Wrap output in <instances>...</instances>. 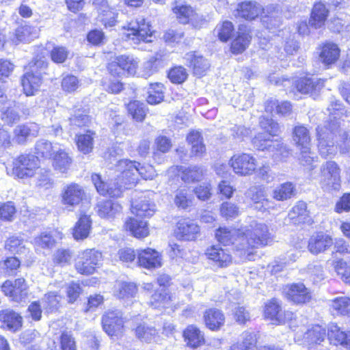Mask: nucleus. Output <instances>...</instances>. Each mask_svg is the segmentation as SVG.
<instances>
[{"label":"nucleus","instance_id":"ea45409f","mask_svg":"<svg viewBox=\"0 0 350 350\" xmlns=\"http://www.w3.org/2000/svg\"><path fill=\"white\" fill-rule=\"evenodd\" d=\"M59 145L57 143L52 144L45 139L38 140L35 145L36 157L51 159Z\"/></svg>","mask_w":350,"mask_h":350},{"label":"nucleus","instance_id":"bf43d9fd","mask_svg":"<svg viewBox=\"0 0 350 350\" xmlns=\"http://www.w3.org/2000/svg\"><path fill=\"white\" fill-rule=\"evenodd\" d=\"M94 133L88 131L86 134L77 136V144L79 150L84 154L89 153L93 148Z\"/></svg>","mask_w":350,"mask_h":350},{"label":"nucleus","instance_id":"9b49d317","mask_svg":"<svg viewBox=\"0 0 350 350\" xmlns=\"http://www.w3.org/2000/svg\"><path fill=\"white\" fill-rule=\"evenodd\" d=\"M172 10L177 19L183 24L190 23L195 27H200L205 23L202 16L195 12L190 5L183 2L176 1Z\"/></svg>","mask_w":350,"mask_h":350},{"label":"nucleus","instance_id":"20e7f679","mask_svg":"<svg viewBox=\"0 0 350 350\" xmlns=\"http://www.w3.org/2000/svg\"><path fill=\"white\" fill-rule=\"evenodd\" d=\"M340 169L333 161L322 163L319 170V180L321 188L325 191L336 190L339 187Z\"/></svg>","mask_w":350,"mask_h":350},{"label":"nucleus","instance_id":"0eeeda50","mask_svg":"<svg viewBox=\"0 0 350 350\" xmlns=\"http://www.w3.org/2000/svg\"><path fill=\"white\" fill-rule=\"evenodd\" d=\"M123 29L126 31L124 33L125 38L128 40H132L133 43L137 44L141 41L144 42H152V31L148 23L141 17L136 18L135 21H131Z\"/></svg>","mask_w":350,"mask_h":350},{"label":"nucleus","instance_id":"4468645a","mask_svg":"<svg viewBox=\"0 0 350 350\" xmlns=\"http://www.w3.org/2000/svg\"><path fill=\"white\" fill-rule=\"evenodd\" d=\"M104 331L111 336H116L121 332L124 321L120 311L109 310L105 313L102 319Z\"/></svg>","mask_w":350,"mask_h":350},{"label":"nucleus","instance_id":"cd10ccee","mask_svg":"<svg viewBox=\"0 0 350 350\" xmlns=\"http://www.w3.org/2000/svg\"><path fill=\"white\" fill-rule=\"evenodd\" d=\"M329 10L321 1L316 3L311 12L309 25L314 28H320L324 25L328 16Z\"/></svg>","mask_w":350,"mask_h":350},{"label":"nucleus","instance_id":"f257e3e1","mask_svg":"<svg viewBox=\"0 0 350 350\" xmlns=\"http://www.w3.org/2000/svg\"><path fill=\"white\" fill-rule=\"evenodd\" d=\"M265 14L262 21L267 29L278 27L281 23V13L273 5L268 6L265 10L256 1H245L239 4L237 14L246 20H254L260 14Z\"/></svg>","mask_w":350,"mask_h":350},{"label":"nucleus","instance_id":"f8f14e48","mask_svg":"<svg viewBox=\"0 0 350 350\" xmlns=\"http://www.w3.org/2000/svg\"><path fill=\"white\" fill-rule=\"evenodd\" d=\"M205 255L211 264L218 268H226L232 263V257L229 251L219 245L208 247L206 250Z\"/></svg>","mask_w":350,"mask_h":350},{"label":"nucleus","instance_id":"a211bd4d","mask_svg":"<svg viewBox=\"0 0 350 350\" xmlns=\"http://www.w3.org/2000/svg\"><path fill=\"white\" fill-rule=\"evenodd\" d=\"M51 159L54 170L61 173H66L72 163L68 150L62 145L58 146Z\"/></svg>","mask_w":350,"mask_h":350},{"label":"nucleus","instance_id":"0e129e2a","mask_svg":"<svg viewBox=\"0 0 350 350\" xmlns=\"http://www.w3.org/2000/svg\"><path fill=\"white\" fill-rule=\"evenodd\" d=\"M250 42V36L246 33L239 35L231 44V51L233 53L239 54L243 53L247 47Z\"/></svg>","mask_w":350,"mask_h":350},{"label":"nucleus","instance_id":"2f4dec72","mask_svg":"<svg viewBox=\"0 0 350 350\" xmlns=\"http://www.w3.org/2000/svg\"><path fill=\"white\" fill-rule=\"evenodd\" d=\"M131 212L136 217H149L154 215L155 205L146 199L135 200L132 202Z\"/></svg>","mask_w":350,"mask_h":350},{"label":"nucleus","instance_id":"338daca9","mask_svg":"<svg viewBox=\"0 0 350 350\" xmlns=\"http://www.w3.org/2000/svg\"><path fill=\"white\" fill-rule=\"evenodd\" d=\"M334 269L345 283L350 284V265L347 260L340 259L335 261Z\"/></svg>","mask_w":350,"mask_h":350},{"label":"nucleus","instance_id":"4be33fe9","mask_svg":"<svg viewBox=\"0 0 350 350\" xmlns=\"http://www.w3.org/2000/svg\"><path fill=\"white\" fill-rule=\"evenodd\" d=\"M38 124L31 122L17 126L14 130V140L19 144H24L29 137L38 135Z\"/></svg>","mask_w":350,"mask_h":350},{"label":"nucleus","instance_id":"2eb2a0df","mask_svg":"<svg viewBox=\"0 0 350 350\" xmlns=\"http://www.w3.org/2000/svg\"><path fill=\"white\" fill-rule=\"evenodd\" d=\"M215 237L219 243L226 245H234L237 250L244 252V249L239 247V245L242 242L241 229L219 228L215 232Z\"/></svg>","mask_w":350,"mask_h":350},{"label":"nucleus","instance_id":"aec40b11","mask_svg":"<svg viewBox=\"0 0 350 350\" xmlns=\"http://www.w3.org/2000/svg\"><path fill=\"white\" fill-rule=\"evenodd\" d=\"M332 245V237L328 234L320 232L310 237L308 241V250L311 253L318 254L325 251Z\"/></svg>","mask_w":350,"mask_h":350},{"label":"nucleus","instance_id":"c85d7f7f","mask_svg":"<svg viewBox=\"0 0 350 350\" xmlns=\"http://www.w3.org/2000/svg\"><path fill=\"white\" fill-rule=\"evenodd\" d=\"M124 227L133 237L138 239L146 237L149 234L147 222L135 217L128 219L125 221Z\"/></svg>","mask_w":350,"mask_h":350},{"label":"nucleus","instance_id":"423d86ee","mask_svg":"<svg viewBox=\"0 0 350 350\" xmlns=\"http://www.w3.org/2000/svg\"><path fill=\"white\" fill-rule=\"evenodd\" d=\"M137 162L129 159H121L115 164L117 180L124 184L126 189L135 186L138 181Z\"/></svg>","mask_w":350,"mask_h":350},{"label":"nucleus","instance_id":"37998d69","mask_svg":"<svg viewBox=\"0 0 350 350\" xmlns=\"http://www.w3.org/2000/svg\"><path fill=\"white\" fill-rule=\"evenodd\" d=\"M38 36L36 27L25 25L19 27L15 31V39L13 42L17 44L20 42H29Z\"/></svg>","mask_w":350,"mask_h":350},{"label":"nucleus","instance_id":"a19ab883","mask_svg":"<svg viewBox=\"0 0 350 350\" xmlns=\"http://www.w3.org/2000/svg\"><path fill=\"white\" fill-rule=\"evenodd\" d=\"M91 221L87 215L81 216L73 229V237L76 240L86 239L90 232Z\"/></svg>","mask_w":350,"mask_h":350},{"label":"nucleus","instance_id":"f3484780","mask_svg":"<svg viewBox=\"0 0 350 350\" xmlns=\"http://www.w3.org/2000/svg\"><path fill=\"white\" fill-rule=\"evenodd\" d=\"M175 234L180 240L193 241L200 234V227L191 220L181 219L177 223Z\"/></svg>","mask_w":350,"mask_h":350},{"label":"nucleus","instance_id":"680f3d73","mask_svg":"<svg viewBox=\"0 0 350 350\" xmlns=\"http://www.w3.org/2000/svg\"><path fill=\"white\" fill-rule=\"evenodd\" d=\"M174 203L180 208L185 209L192 204V196L187 189H178L174 196Z\"/></svg>","mask_w":350,"mask_h":350},{"label":"nucleus","instance_id":"b1692460","mask_svg":"<svg viewBox=\"0 0 350 350\" xmlns=\"http://www.w3.org/2000/svg\"><path fill=\"white\" fill-rule=\"evenodd\" d=\"M185 59L188 62V66L192 68L193 74L196 76L204 75L210 68V64L207 59L194 53L186 54Z\"/></svg>","mask_w":350,"mask_h":350},{"label":"nucleus","instance_id":"6e6552de","mask_svg":"<svg viewBox=\"0 0 350 350\" xmlns=\"http://www.w3.org/2000/svg\"><path fill=\"white\" fill-rule=\"evenodd\" d=\"M139 61L133 55H121L116 56L109 64L108 70L113 76L124 75H135Z\"/></svg>","mask_w":350,"mask_h":350},{"label":"nucleus","instance_id":"4d7b16f0","mask_svg":"<svg viewBox=\"0 0 350 350\" xmlns=\"http://www.w3.org/2000/svg\"><path fill=\"white\" fill-rule=\"evenodd\" d=\"M234 31V26L230 21H224L217 25L214 33L222 42H227L232 36Z\"/></svg>","mask_w":350,"mask_h":350},{"label":"nucleus","instance_id":"13d9d810","mask_svg":"<svg viewBox=\"0 0 350 350\" xmlns=\"http://www.w3.org/2000/svg\"><path fill=\"white\" fill-rule=\"evenodd\" d=\"M203 176L202 170L197 166L185 167L182 170L181 178L185 183L199 181Z\"/></svg>","mask_w":350,"mask_h":350},{"label":"nucleus","instance_id":"393cba45","mask_svg":"<svg viewBox=\"0 0 350 350\" xmlns=\"http://www.w3.org/2000/svg\"><path fill=\"white\" fill-rule=\"evenodd\" d=\"M42 83L41 72H33V71L26 72L22 79L21 84L25 94L27 96L33 95Z\"/></svg>","mask_w":350,"mask_h":350},{"label":"nucleus","instance_id":"c9c22d12","mask_svg":"<svg viewBox=\"0 0 350 350\" xmlns=\"http://www.w3.org/2000/svg\"><path fill=\"white\" fill-rule=\"evenodd\" d=\"M57 239H62V235L59 232L56 231L44 232L34 238L33 243L37 249H50L55 245Z\"/></svg>","mask_w":350,"mask_h":350},{"label":"nucleus","instance_id":"e2e57ef3","mask_svg":"<svg viewBox=\"0 0 350 350\" xmlns=\"http://www.w3.org/2000/svg\"><path fill=\"white\" fill-rule=\"evenodd\" d=\"M273 140L270 139V137L266 133H258L253 139L252 143L258 150H268L271 152L273 147Z\"/></svg>","mask_w":350,"mask_h":350},{"label":"nucleus","instance_id":"f03ea898","mask_svg":"<svg viewBox=\"0 0 350 350\" xmlns=\"http://www.w3.org/2000/svg\"><path fill=\"white\" fill-rule=\"evenodd\" d=\"M242 242L239 247L244 249V254L250 256V249L267 245L269 239V233L267 226L262 223L253 221L249 226L241 228Z\"/></svg>","mask_w":350,"mask_h":350},{"label":"nucleus","instance_id":"6e6d98bb","mask_svg":"<svg viewBox=\"0 0 350 350\" xmlns=\"http://www.w3.org/2000/svg\"><path fill=\"white\" fill-rule=\"evenodd\" d=\"M92 180L94 185L95 188L98 193L102 196H118L119 193L118 189L108 190L109 183H105L101 178L99 174H94L92 176Z\"/></svg>","mask_w":350,"mask_h":350},{"label":"nucleus","instance_id":"473e14b6","mask_svg":"<svg viewBox=\"0 0 350 350\" xmlns=\"http://www.w3.org/2000/svg\"><path fill=\"white\" fill-rule=\"evenodd\" d=\"M327 336L331 341L336 345L340 344L346 348L350 349V331L344 332L336 325H331L329 327Z\"/></svg>","mask_w":350,"mask_h":350},{"label":"nucleus","instance_id":"3c124183","mask_svg":"<svg viewBox=\"0 0 350 350\" xmlns=\"http://www.w3.org/2000/svg\"><path fill=\"white\" fill-rule=\"evenodd\" d=\"M157 331L154 327L149 326L145 323L140 324L135 329L137 337L142 341L150 342L157 336Z\"/></svg>","mask_w":350,"mask_h":350},{"label":"nucleus","instance_id":"7ed1b4c3","mask_svg":"<svg viewBox=\"0 0 350 350\" xmlns=\"http://www.w3.org/2000/svg\"><path fill=\"white\" fill-rule=\"evenodd\" d=\"M338 130V124H333V128L327 125H320L317 128L318 148L319 154L323 157L334 155L337 146L334 142V136Z\"/></svg>","mask_w":350,"mask_h":350},{"label":"nucleus","instance_id":"052dcab7","mask_svg":"<svg viewBox=\"0 0 350 350\" xmlns=\"http://www.w3.org/2000/svg\"><path fill=\"white\" fill-rule=\"evenodd\" d=\"M27 285L23 278H18L14 281V287L12 293L9 295L12 300L21 301L27 295Z\"/></svg>","mask_w":350,"mask_h":350},{"label":"nucleus","instance_id":"c756f323","mask_svg":"<svg viewBox=\"0 0 350 350\" xmlns=\"http://www.w3.org/2000/svg\"><path fill=\"white\" fill-rule=\"evenodd\" d=\"M204 320L208 328L211 330H218L224 325L225 317L221 310L211 308L204 312Z\"/></svg>","mask_w":350,"mask_h":350},{"label":"nucleus","instance_id":"bb28decb","mask_svg":"<svg viewBox=\"0 0 350 350\" xmlns=\"http://www.w3.org/2000/svg\"><path fill=\"white\" fill-rule=\"evenodd\" d=\"M246 197L249 198L255 204V208L261 211H265L269 203L267 198L265 190L258 186L250 187L245 193Z\"/></svg>","mask_w":350,"mask_h":350},{"label":"nucleus","instance_id":"f704fd0d","mask_svg":"<svg viewBox=\"0 0 350 350\" xmlns=\"http://www.w3.org/2000/svg\"><path fill=\"white\" fill-rule=\"evenodd\" d=\"M137 292V286L132 282H119L115 286L114 295L120 299L129 301Z\"/></svg>","mask_w":350,"mask_h":350},{"label":"nucleus","instance_id":"ddd939ff","mask_svg":"<svg viewBox=\"0 0 350 350\" xmlns=\"http://www.w3.org/2000/svg\"><path fill=\"white\" fill-rule=\"evenodd\" d=\"M284 293L287 299L297 304L309 302L312 298L310 290L303 283L288 284Z\"/></svg>","mask_w":350,"mask_h":350},{"label":"nucleus","instance_id":"58836bf2","mask_svg":"<svg viewBox=\"0 0 350 350\" xmlns=\"http://www.w3.org/2000/svg\"><path fill=\"white\" fill-rule=\"evenodd\" d=\"M340 55V49L336 44L327 43L325 44L320 53V58L325 65L334 64Z\"/></svg>","mask_w":350,"mask_h":350},{"label":"nucleus","instance_id":"69168bd1","mask_svg":"<svg viewBox=\"0 0 350 350\" xmlns=\"http://www.w3.org/2000/svg\"><path fill=\"white\" fill-rule=\"evenodd\" d=\"M99 14L101 23L105 27H113L116 25L118 13L114 9L105 7Z\"/></svg>","mask_w":350,"mask_h":350},{"label":"nucleus","instance_id":"412c9836","mask_svg":"<svg viewBox=\"0 0 350 350\" xmlns=\"http://www.w3.org/2000/svg\"><path fill=\"white\" fill-rule=\"evenodd\" d=\"M137 262L140 267L146 269L157 268L161 266V257L159 253L150 248L138 252Z\"/></svg>","mask_w":350,"mask_h":350},{"label":"nucleus","instance_id":"1a4fd4ad","mask_svg":"<svg viewBox=\"0 0 350 350\" xmlns=\"http://www.w3.org/2000/svg\"><path fill=\"white\" fill-rule=\"evenodd\" d=\"M229 164L235 174L244 176L252 175L257 167L256 159L247 153L234 154L230 159Z\"/></svg>","mask_w":350,"mask_h":350},{"label":"nucleus","instance_id":"de8ad7c7","mask_svg":"<svg viewBox=\"0 0 350 350\" xmlns=\"http://www.w3.org/2000/svg\"><path fill=\"white\" fill-rule=\"evenodd\" d=\"M293 139L298 148L310 145L311 138L308 129L304 126H297L293 130Z\"/></svg>","mask_w":350,"mask_h":350},{"label":"nucleus","instance_id":"7c9ffc66","mask_svg":"<svg viewBox=\"0 0 350 350\" xmlns=\"http://www.w3.org/2000/svg\"><path fill=\"white\" fill-rule=\"evenodd\" d=\"M0 320L10 331L16 332L22 327V317L13 310H5L0 312Z\"/></svg>","mask_w":350,"mask_h":350},{"label":"nucleus","instance_id":"dca6fc26","mask_svg":"<svg viewBox=\"0 0 350 350\" xmlns=\"http://www.w3.org/2000/svg\"><path fill=\"white\" fill-rule=\"evenodd\" d=\"M84 196L83 187L78 184L71 183L64 188L62 202L64 205L75 206L82 201Z\"/></svg>","mask_w":350,"mask_h":350},{"label":"nucleus","instance_id":"603ef678","mask_svg":"<svg viewBox=\"0 0 350 350\" xmlns=\"http://www.w3.org/2000/svg\"><path fill=\"white\" fill-rule=\"evenodd\" d=\"M127 110L132 118L137 122H142L146 115L145 105L138 100H133L127 105Z\"/></svg>","mask_w":350,"mask_h":350},{"label":"nucleus","instance_id":"9d476101","mask_svg":"<svg viewBox=\"0 0 350 350\" xmlns=\"http://www.w3.org/2000/svg\"><path fill=\"white\" fill-rule=\"evenodd\" d=\"M102 260V254L94 249L83 251L75 264L77 271L81 274H92L96 267Z\"/></svg>","mask_w":350,"mask_h":350},{"label":"nucleus","instance_id":"49530a36","mask_svg":"<svg viewBox=\"0 0 350 350\" xmlns=\"http://www.w3.org/2000/svg\"><path fill=\"white\" fill-rule=\"evenodd\" d=\"M164 87L162 83H151L148 92L147 102L150 105H157L163 101Z\"/></svg>","mask_w":350,"mask_h":350},{"label":"nucleus","instance_id":"6ab92c4d","mask_svg":"<svg viewBox=\"0 0 350 350\" xmlns=\"http://www.w3.org/2000/svg\"><path fill=\"white\" fill-rule=\"evenodd\" d=\"M264 314L266 319L278 323H284L286 319L291 318L293 315L288 312L284 313L276 299H271L265 304Z\"/></svg>","mask_w":350,"mask_h":350},{"label":"nucleus","instance_id":"774afa93","mask_svg":"<svg viewBox=\"0 0 350 350\" xmlns=\"http://www.w3.org/2000/svg\"><path fill=\"white\" fill-rule=\"evenodd\" d=\"M271 152H273V158L278 161L287 158L289 154L287 147L283 143L278 140H274V142H273V147Z\"/></svg>","mask_w":350,"mask_h":350},{"label":"nucleus","instance_id":"5fc2aeb1","mask_svg":"<svg viewBox=\"0 0 350 350\" xmlns=\"http://www.w3.org/2000/svg\"><path fill=\"white\" fill-rule=\"evenodd\" d=\"M92 180L94 185L95 188L98 193L102 196H118L119 193L118 189L108 190L109 183H105L101 178L99 174H94L92 176Z\"/></svg>","mask_w":350,"mask_h":350},{"label":"nucleus","instance_id":"a878e982","mask_svg":"<svg viewBox=\"0 0 350 350\" xmlns=\"http://www.w3.org/2000/svg\"><path fill=\"white\" fill-rule=\"evenodd\" d=\"M289 219L295 224H311L312 218L307 210V205L303 201L298 202L288 213Z\"/></svg>","mask_w":350,"mask_h":350},{"label":"nucleus","instance_id":"79ce46f5","mask_svg":"<svg viewBox=\"0 0 350 350\" xmlns=\"http://www.w3.org/2000/svg\"><path fill=\"white\" fill-rule=\"evenodd\" d=\"M295 194V187L291 182H286L276 187L273 191V198L278 201L290 199Z\"/></svg>","mask_w":350,"mask_h":350},{"label":"nucleus","instance_id":"c03bdc74","mask_svg":"<svg viewBox=\"0 0 350 350\" xmlns=\"http://www.w3.org/2000/svg\"><path fill=\"white\" fill-rule=\"evenodd\" d=\"M1 119L8 124H12L20 119L18 107L14 101L9 100L6 106L1 107Z\"/></svg>","mask_w":350,"mask_h":350},{"label":"nucleus","instance_id":"5701e85b","mask_svg":"<svg viewBox=\"0 0 350 350\" xmlns=\"http://www.w3.org/2000/svg\"><path fill=\"white\" fill-rule=\"evenodd\" d=\"M97 214L102 218L113 219L120 214L121 206L112 200L99 201L95 208Z\"/></svg>","mask_w":350,"mask_h":350},{"label":"nucleus","instance_id":"864d4df0","mask_svg":"<svg viewBox=\"0 0 350 350\" xmlns=\"http://www.w3.org/2000/svg\"><path fill=\"white\" fill-rule=\"evenodd\" d=\"M327 110L329 111L330 122L325 124L327 126L333 128V124H338L340 127V123L337 121L344 115V109L340 101L332 102L328 107Z\"/></svg>","mask_w":350,"mask_h":350},{"label":"nucleus","instance_id":"a18cd8bd","mask_svg":"<svg viewBox=\"0 0 350 350\" xmlns=\"http://www.w3.org/2000/svg\"><path fill=\"white\" fill-rule=\"evenodd\" d=\"M326 335L325 329L321 325H316L305 333L304 338L309 344H319L324 340Z\"/></svg>","mask_w":350,"mask_h":350},{"label":"nucleus","instance_id":"8fccbe9b","mask_svg":"<svg viewBox=\"0 0 350 350\" xmlns=\"http://www.w3.org/2000/svg\"><path fill=\"white\" fill-rule=\"evenodd\" d=\"M331 308L336 314H350V298L347 297H336L332 300Z\"/></svg>","mask_w":350,"mask_h":350},{"label":"nucleus","instance_id":"72a5a7b5","mask_svg":"<svg viewBox=\"0 0 350 350\" xmlns=\"http://www.w3.org/2000/svg\"><path fill=\"white\" fill-rule=\"evenodd\" d=\"M323 87V81L315 77H304L297 81L296 88L301 94L319 90Z\"/></svg>","mask_w":350,"mask_h":350},{"label":"nucleus","instance_id":"09e8293b","mask_svg":"<svg viewBox=\"0 0 350 350\" xmlns=\"http://www.w3.org/2000/svg\"><path fill=\"white\" fill-rule=\"evenodd\" d=\"M187 141L191 145V152L195 155H200L205 152V146L199 131H191L187 135Z\"/></svg>","mask_w":350,"mask_h":350},{"label":"nucleus","instance_id":"4c0bfd02","mask_svg":"<svg viewBox=\"0 0 350 350\" xmlns=\"http://www.w3.org/2000/svg\"><path fill=\"white\" fill-rule=\"evenodd\" d=\"M265 111L267 112L280 115L287 116L292 111V105L289 102H279L275 99L268 100L265 104Z\"/></svg>","mask_w":350,"mask_h":350},{"label":"nucleus","instance_id":"39448f33","mask_svg":"<svg viewBox=\"0 0 350 350\" xmlns=\"http://www.w3.org/2000/svg\"><path fill=\"white\" fill-rule=\"evenodd\" d=\"M40 167V161L33 154H21L13 162L12 175L19 178L33 176Z\"/></svg>","mask_w":350,"mask_h":350},{"label":"nucleus","instance_id":"e433bc0d","mask_svg":"<svg viewBox=\"0 0 350 350\" xmlns=\"http://www.w3.org/2000/svg\"><path fill=\"white\" fill-rule=\"evenodd\" d=\"M187 345L192 348H196L204 343V336L200 330L194 325H189L183 332Z\"/></svg>","mask_w":350,"mask_h":350}]
</instances>
